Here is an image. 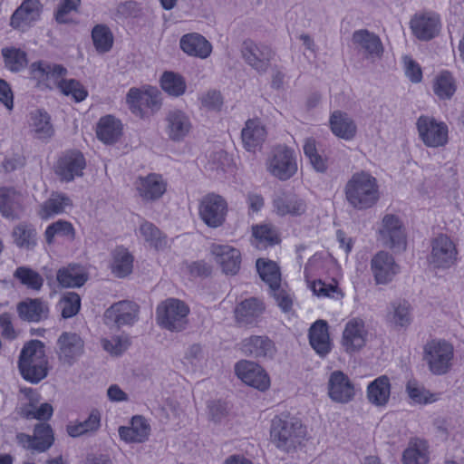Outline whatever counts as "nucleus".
<instances>
[{
    "label": "nucleus",
    "mask_w": 464,
    "mask_h": 464,
    "mask_svg": "<svg viewBox=\"0 0 464 464\" xmlns=\"http://www.w3.org/2000/svg\"><path fill=\"white\" fill-rule=\"evenodd\" d=\"M306 437V428L296 417L289 414L276 416L271 422V442L280 450L290 453L300 447Z\"/></svg>",
    "instance_id": "1"
},
{
    "label": "nucleus",
    "mask_w": 464,
    "mask_h": 464,
    "mask_svg": "<svg viewBox=\"0 0 464 464\" xmlns=\"http://www.w3.org/2000/svg\"><path fill=\"white\" fill-rule=\"evenodd\" d=\"M345 198L357 210L372 208L380 198L377 179L366 171L355 172L344 187Z\"/></svg>",
    "instance_id": "2"
},
{
    "label": "nucleus",
    "mask_w": 464,
    "mask_h": 464,
    "mask_svg": "<svg viewBox=\"0 0 464 464\" xmlns=\"http://www.w3.org/2000/svg\"><path fill=\"white\" fill-rule=\"evenodd\" d=\"M422 360L429 371L437 376L449 373L453 367V345L443 339H433L423 346Z\"/></svg>",
    "instance_id": "3"
},
{
    "label": "nucleus",
    "mask_w": 464,
    "mask_h": 464,
    "mask_svg": "<svg viewBox=\"0 0 464 464\" xmlns=\"http://www.w3.org/2000/svg\"><path fill=\"white\" fill-rule=\"evenodd\" d=\"M188 306L179 299L169 298L157 307V321L162 328L181 332L188 324Z\"/></svg>",
    "instance_id": "4"
},
{
    "label": "nucleus",
    "mask_w": 464,
    "mask_h": 464,
    "mask_svg": "<svg viewBox=\"0 0 464 464\" xmlns=\"http://www.w3.org/2000/svg\"><path fill=\"white\" fill-rule=\"evenodd\" d=\"M377 240L391 249H405L406 236L399 217L393 214L383 216L377 230Z\"/></svg>",
    "instance_id": "5"
},
{
    "label": "nucleus",
    "mask_w": 464,
    "mask_h": 464,
    "mask_svg": "<svg viewBox=\"0 0 464 464\" xmlns=\"http://www.w3.org/2000/svg\"><path fill=\"white\" fill-rule=\"evenodd\" d=\"M416 126L420 139L427 147L438 148L448 143L449 130L445 122L421 115L418 118Z\"/></svg>",
    "instance_id": "6"
},
{
    "label": "nucleus",
    "mask_w": 464,
    "mask_h": 464,
    "mask_svg": "<svg viewBox=\"0 0 464 464\" xmlns=\"http://www.w3.org/2000/svg\"><path fill=\"white\" fill-rule=\"evenodd\" d=\"M131 111L142 116L144 110L158 111L161 106V92L157 87L144 86L142 89L130 88L126 97Z\"/></svg>",
    "instance_id": "7"
},
{
    "label": "nucleus",
    "mask_w": 464,
    "mask_h": 464,
    "mask_svg": "<svg viewBox=\"0 0 464 464\" xmlns=\"http://www.w3.org/2000/svg\"><path fill=\"white\" fill-rule=\"evenodd\" d=\"M227 204L219 195L209 193L199 202L198 212L202 221L209 227H218L226 219Z\"/></svg>",
    "instance_id": "8"
},
{
    "label": "nucleus",
    "mask_w": 464,
    "mask_h": 464,
    "mask_svg": "<svg viewBox=\"0 0 464 464\" xmlns=\"http://www.w3.org/2000/svg\"><path fill=\"white\" fill-rule=\"evenodd\" d=\"M140 306L129 300L111 304L103 314V321L111 328L132 325L139 318Z\"/></svg>",
    "instance_id": "9"
},
{
    "label": "nucleus",
    "mask_w": 464,
    "mask_h": 464,
    "mask_svg": "<svg viewBox=\"0 0 464 464\" xmlns=\"http://www.w3.org/2000/svg\"><path fill=\"white\" fill-rule=\"evenodd\" d=\"M30 72L39 84L50 90L53 88L60 90L62 82H65L63 76L66 75L67 69L61 64L37 61L30 65Z\"/></svg>",
    "instance_id": "10"
},
{
    "label": "nucleus",
    "mask_w": 464,
    "mask_h": 464,
    "mask_svg": "<svg viewBox=\"0 0 464 464\" xmlns=\"http://www.w3.org/2000/svg\"><path fill=\"white\" fill-rule=\"evenodd\" d=\"M268 170L281 180L289 179L297 171V163L293 150L286 146H277L269 160Z\"/></svg>",
    "instance_id": "11"
},
{
    "label": "nucleus",
    "mask_w": 464,
    "mask_h": 464,
    "mask_svg": "<svg viewBox=\"0 0 464 464\" xmlns=\"http://www.w3.org/2000/svg\"><path fill=\"white\" fill-rule=\"evenodd\" d=\"M85 167L86 161L81 151L68 150L57 160L54 173L61 181L70 182L75 178L82 177Z\"/></svg>",
    "instance_id": "12"
},
{
    "label": "nucleus",
    "mask_w": 464,
    "mask_h": 464,
    "mask_svg": "<svg viewBox=\"0 0 464 464\" xmlns=\"http://www.w3.org/2000/svg\"><path fill=\"white\" fill-rule=\"evenodd\" d=\"M458 251L454 242L444 234L436 237L431 242L430 263L436 268L446 269L457 260Z\"/></svg>",
    "instance_id": "13"
},
{
    "label": "nucleus",
    "mask_w": 464,
    "mask_h": 464,
    "mask_svg": "<svg viewBox=\"0 0 464 464\" xmlns=\"http://www.w3.org/2000/svg\"><path fill=\"white\" fill-rule=\"evenodd\" d=\"M241 54L245 62L259 73H265L273 57L270 47L246 40L241 46Z\"/></svg>",
    "instance_id": "14"
},
{
    "label": "nucleus",
    "mask_w": 464,
    "mask_h": 464,
    "mask_svg": "<svg viewBox=\"0 0 464 464\" xmlns=\"http://www.w3.org/2000/svg\"><path fill=\"white\" fill-rule=\"evenodd\" d=\"M235 372L242 382L259 391H266L270 385L267 373L255 362L241 360L236 363Z\"/></svg>",
    "instance_id": "15"
},
{
    "label": "nucleus",
    "mask_w": 464,
    "mask_h": 464,
    "mask_svg": "<svg viewBox=\"0 0 464 464\" xmlns=\"http://www.w3.org/2000/svg\"><path fill=\"white\" fill-rule=\"evenodd\" d=\"M371 271L377 285H387L400 272L392 255L386 251L377 252L371 260Z\"/></svg>",
    "instance_id": "16"
},
{
    "label": "nucleus",
    "mask_w": 464,
    "mask_h": 464,
    "mask_svg": "<svg viewBox=\"0 0 464 464\" xmlns=\"http://www.w3.org/2000/svg\"><path fill=\"white\" fill-rule=\"evenodd\" d=\"M410 26L416 38L420 41H430L439 34L440 19L432 12L416 14L411 19Z\"/></svg>",
    "instance_id": "17"
},
{
    "label": "nucleus",
    "mask_w": 464,
    "mask_h": 464,
    "mask_svg": "<svg viewBox=\"0 0 464 464\" xmlns=\"http://www.w3.org/2000/svg\"><path fill=\"white\" fill-rule=\"evenodd\" d=\"M42 11L43 5L39 0H24L12 14L10 25L24 32L39 20Z\"/></svg>",
    "instance_id": "18"
},
{
    "label": "nucleus",
    "mask_w": 464,
    "mask_h": 464,
    "mask_svg": "<svg viewBox=\"0 0 464 464\" xmlns=\"http://www.w3.org/2000/svg\"><path fill=\"white\" fill-rule=\"evenodd\" d=\"M84 343L75 333L63 332L57 340L56 353L63 363L72 365L83 353Z\"/></svg>",
    "instance_id": "19"
},
{
    "label": "nucleus",
    "mask_w": 464,
    "mask_h": 464,
    "mask_svg": "<svg viewBox=\"0 0 464 464\" xmlns=\"http://www.w3.org/2000/svg\"><path fill=\"white\" fill-rule=\"evenodd\" d=\"M192 123L189 116L179 109L169 110L165 117V130L173 141L182 140L190 131Z\"/></svg>",
    "instance_id": "20"
},
{
    "label": "nucleus",
    "mask_w": 464,
    "mask_h": 464,
    "mask_svg": "<svg viewBox=\"0 0 464 464\" xmlns=\"http://www.w3.org/2000/svg\"><path fill=\"white\" fill-rule=\"evenodd\" d=\"M328 394L334 401L347 403L353 399L355 392L349 377L341 371H334L328 381Z\"/></svg>",
    "instance_id": "21"
},
{
    "label": "nucleus",
    "mask_w": 464,
    "mask_h": 464,
    "mask_svg": "<svg viewBox=\"0 0 464 464\" xmlns=\"http://www.w3.org/2000/svg\"><path fill=\"white\" fill-rule=\"evenodd\" d=\"M367 331L364 322L359 318L348 321L343 332L342 344L347 353H354L366 343Z\"/></svg>",
    "instance_id": "22"
},
{
    "label": "nucleus",
    "mask_w": 464,
    "mask_h": 464,
    "mask_svg": "<svg viewBox=\"0 0 464 464\" xmlns=\"http://www.w3.org/2000/svg\"><path fill=\"white\" fill-rule=\"evenodd\" d=\"M16 312L22 321L39 323L48 318L50 310L41 298H26L16 304Z\"/></svg>",
    "instance_id": "23"
},
{
    "label": "nucleus",
    "mask_w": 464,
    "mask_h": 464,
    "mask_svg": "<svg viewBox=\"0 0 464 464\" xmlns=\"http://www.w3.org/2000/svg\"><path fill=\"white\" fill-rule=\"evenodd\" d=\"M238 345L246 356L253 358H272L275 353L274 343L267 336L252 335L243 339Z\"/></svg>",
    "instance_id": "24"
},
{
    "label": "nucleus",
    "mask_w": 464,
    "mask_h": 464,
    "mask_svg": "<svg viewBox=\"0 0 464 464\" xmlns=\"http://www.w3.org/2000/svg\"><path fill=\"white\" fill-rule=\"evenodd\" d=\"M211 253L225 274L236 275L241 264V254L238 249L227 245L211 246Z\"/></svg>",
    "instance_id": "25"
},
{
    "label": "nucleus",
    "mask_w": 464,
    "mask_h": 464,
    "mask_svg": "<svg viewBox=\"0 0 464 464\" xmlns=\"http://www.w3.org/2000/svg\"><path fill=\"white\" fill-rule=\"evenodd\" d=\"M273 206L280 216H300L306 210V204L302 198L285 191H279L274 195Z\"/></svg>",
    "instance_id": "26"
},
{
    "label": "nucleus",
    "mask_w": 464,
    "mask_h": 464,
    "mask_svg": "<svg viewBox=\"0 0 464 464\" xmlns=\"http://www.w3.org/2000/svg\"><path fill=\"white\" fill-rule=\"evenodd\" d=\"M150 434V426L147 420L140 415L131 418L130 426L119 428L120 438L127 443H143Z\"/></svg>",
    "instance_id": "27"
},
{
    "label": "nucleus",
    "mask_w": 464,
    "mask_h": 464,
    "mask_svg": "<svg viewBox=\"0 0 464 464\" xmlns=\"http://www.w3.org/2000/svg\"><path fill=\"white\" fill-rule=\"evenodd\" d=\"M308 338L310 345L321 357H325L331 352L332 342L326 321H315L309 328Z\"/></svg>",
    "instance_id": "28"
},
{
    "label": "nucleus",
    "mask_w": 464,
    "mask_h": 464,
    "mask_svg": "<svg viewBox=\"0 0 464 464\" xmlns=\"http://www.w3.org/2000/svg\"><path fill=\"white\" fill-rule=\"evenodd\" d=\"M23 197L14 188H0V213L8 219H18L23 213Z\"/></svg>",
    "instance_id": "29"
},
{
    "label": "nucleus",
    "mask_w": 464,
    "mask_h": 464,
    "mask_svg": "<svg viewBox=\"0 0 464 464\" xmlns=\"http://www.w3.org/2000/svg\"><path fill=\"white\" fill-rule=\"evenodd\" d=\"M136 188L143 200L153 201L161 198L165 193L166 183L160 175L152 173L143 178L140 177L136 183Z\"/></svg>",
    "instance_id": "30"
},
{
    "label": "nucleus",
    "mask_w": 464,
    "mask_h": 464,
    "mask_svg": "<svg viewBox=\"0 0 464 464\" xmlns=\"http://www.w3.org/2000/svg\"><path fill=\"white\" fill-rule=\"evenodd\" d=\"M29 127L34 138L43 141L49 140L54 135L51 116L44 110L37 109L30 112Z\"/></svg>",
    "instance_id": "31"
},
{
    "label": "nucleus",
    "mask_w": 464,
    "mask_h": 464,
    "mask_svg": "<svg viewBox=\"0 0 464 464\" xmlns=\"http://www.w3.org/2000/svg\"><path fill=\"white\" fill-rule=\"evenodd\" d=\"M181 50L189 56L208 58L212 51L210 43L198 33L184 34L179 41Z\"/></svg>",
    "instance_id": "32"
},
{
    "label": "nucleus",
    "mask_w": 464,
    "mask_h": 464,
    "mask_svg": "<svg viewBox=\"0 0 464 464\" xmlns=\"http://www.w3.org/2000/svg\"><path fill=\"white\" fill-rule=\"evenodd\" d=\"M266 134L265 126L258 119L248 120L241 131L245 149L248 151H255L266 140Z\"/></svg>",
    "instance_id": "33"
},
{
    "label": "nucleus",
    "mask_w": 464,
    "mask_h": 464,
    "mask_svg": "<svg viewBox=\"0 0 464 464\" xmlns=\"http://www.w3.org/2000/svg\"><path fill=\"white\" fill-rule=\"evenodd\" d=\"M353 43L370 57H381L383 52L382 44L378 35L366 30H357L353 34Z\"/></svg>",
    "instance_id": "34"
},
{
    "label": "nucleus",
    "mask_w": 464,
    "mask_h": 464,
    "mask_svg": "<svg viewBox=\"0 0 464 464\" xmlns=\"http://www.w3.org/2000/svg\"><path fill=\"white\" fill-rule=\"evenodd\" d=\"M265 310L263 303L257 298L251 297L239 303L235 309V317L238 324H252Z\"/></svg>",
    "instance_id": "35"
},
{
    "label": "nucleus",
    "mask_w": 464,
    "mask_h": 464,
    "mask_svg": "<svg viewBox=\"0 0 464 464\" xmlns=\"http://www.w3.org/2000/svg\"><path fill=\"white\" fill-rule=\"evenodd\" d=\"M391 395V383L386 375H382L369 383L367 399L375 406H385Z\"/></svg>",
    "instance_id": "36"
},
{
    "label": "nucleus",
    "mask_w": 464,
    "mask_h": 464,
    "mask_svg": "<svg viewBox=\"0 0 464 464\" xmlns=\"http://www.w3.org/2000/svg\"><path fill=\"white\" fill-rule=\"evenodd\" d=\"M72 207V199L63 193H52L50 198L45 200L39 210V216L43 219L59 215L66 211L67 208Z\"/></svg>",
    "instance_id": "37"
},
{
    "label": "nucleus",
    "mask_w": 464,
    "mask_h": 464,
    "mask_svg": "<svg viewBox=\"0 0 464 464\" xmlns=\"http://www.w3.org/2000/svg\"><path fill=\"white\" fill-rule=\"evenodd\" d=\"M330 126L334 135L346 140H352L356 134L354 121L340 111H335L331 115Z\"/></svg>",
    "instance_id": "38"
},
{
    "label": "nucleus",
    "mask_w": 464,
    "mask_h": 464,
    "mask_svg": "<svg viewBox=\"0 0 464 464\" xmlns=\"http://www.w3.org/2000/svg\"><path fill=\"white\" fill-rule=\"evenodd\" d=\"M96 134L106 144H112L121 135V123L111 115L102 117L97 124Z\"/></svg>",
    "instance_id": "39"
},
{
    "label": "nucleus",
    "mask_w": 464,
    "mask_h": 464,
    "mask_svg": "<svg viewBox=\"0 0 464 464\" xmlns=\"http://www.w3.org/2000/svg\"><path fill=\"white\" fill-rule=\"evenodd\" d=\"M101 427V413L98 410H92L88 418L82 421H76L67 425V432L72 438L95 433Z\"/></svg>",
    "instance_id": "40"
},
{
    "label": "nucleus",
    "mask_w": 464,
    "mask_h": 464,
    "mask_svg": "<svg viewBox=\"0 0 464 464\" xmlns=\"http://www.w3.org/2000/svg\"><path fill=\"white\" fill-rule=\"evenodd\" d=\"M12 237L14 243L23 249L32 250L37 244L36 228L26 222L16 225L13 229Z\"/></svg>",
    "instance_id": "41"
},
{
    "label": "nucleus",
    "mask_w": 464,
    "mask_h": 464,
    "mask_svg": "<svg viewBox=\"0 0 464 464\" xmlns=\"http://www.w3.org/2000/svg\"><path fill=\"white\" fill-rule=\"evenodd\" d=\"M44 343L39 340H31L24 343L18 359V365L48 362Z\"/></svg>",
    "instance_id": "42"
},
{
    "label": "nucleus",
    "mask_w": 464,
    "mask_h": 464,
    "mask_svg": "<svg viewBox=\"0 0 464 464\" xmlns=\"http://www.w3.org/2000/svg\"><path fill=\"white\" fill-rule=\"evenodd\" d=\"M160 82L162 90L173 97H179L183 95L187 89V83L184 77L174 72H164Z\"/></svg>",
    "instance_id": "43"
},
{
    "label": "nucleus",
    "mask_w": 464,
    "mask_h": 464,
    "mask_svg": "<svg viewBox=\"0 0 464 464\" xmlns=\"http://www.w3.org/2000/svg\"><path fill=\"white\" fill-rule=\"evenodd\" d=\"M402 460L404 464H427L429 457L426 442L419 439L411 440L403 451Z\"/></svg>",
    "instance_id": "44"
},
{
    "label": "nucleus",
    "mask_w": 464,
    "mask_h": 464,
    "mask_svg": "<svg viewBox=\"0 0 464 464\" xmlns=\"http://www.w3.org/2000/svg\"><path fill=\"white\" fill-rule=\"evenodd\" d=\"M256 266L261 279L268 285L269 289L280 285L281 274L276 262L258 258Z\"/></svg>",
    "instance_id": "45"
},
{
    "label": "nucleus",
    "mask_w": 464,
    "mask_h": 464,
    "mask_svg": "<svg viewBox=\"0 0 464 464\" xmlns=\"http://www.w3.org/2000/svg\"><path fill=\"white\" fill-rule=\"evenodd\" d=\"M133 267V256L123 246H119L113 251L112 273L118 277H125L130 275Z\"/></svg>",
    "instance_id": "46"
},
{
    "label": "nucleus",
    "mask_w": 464,
    "mask_h": 464,
    "mask_svg": "<svg viewBox=\"0 0 464 464\" xmlns=\"http://www.w3.org/2000/svg\"><path fill=\"white\" fill-rule=\"evenodd\" d=\"M13 276L21 285L33 291H40L44 285L43 276L29 266H18Z\"/></svg>",
    "instance_id": "47"
},
{
    "label": "nucleus",
    "mask_w": 464,
    "mask_h": 464,
    "mask_svg": "<svg viewBox=\"0 0 464 464\" xmlns=\"http://www.w3.org/2000/svg\"><path fill=\"white\" fill-rule=\"evenodd\" d=\"M56 278L62 287H81L87 281V276L79 267L71 266L60 268Z\"/></svg>",
    "instance_id": "48"
},
{
    "label": "nucleus",
    "mask_w": 464,
    "mask_h": 464,
    "mask_svg": "<svg viewBox=\"0 0 464 464\" xmlns=\"http://www.w3.org/2000/svg\"><path fill=\"white\" fill-rule=\"evenodd\" d=\"M5 66L12 72H18L27 65V54L19 48L5 47L2 49Z\"/></svg>",
    "instance_id": "49"
},
{
    "label": "nucleus",
    "mask_w": 464,
    "mask_h": 464,
    "mask_svg": "<svg viewBox=\"0 0 464 464\" xmlns=\"http://www.w3.org/2000/svg\"><path fill=\"white\" fill-rule=\"evenodd\" d=\"M456 89L455 79L452 74L447 71L442 72L437 76L433 85L434 93L442 100L450 99L454 95Z\"/></svg>",
    "instance_id": "50"
},
{
    "label": "nucleus",
    "mask_w": 464,
    "mask_h": 464,
    "mask_svg": "<svg viewBox=\"0 0 464 464\" xmlns=\"http://www.w3.org/2000/svg\"><path fill=\"white\" fill-rule=\"evenodd\" d=\"M92 39L98 53L109 52L113 44V35L105 24H97L92 30Z\"/></svg>",
    "instance_id": "51"
},
{
    "label": "nucleus",
    "mask_w": 464,
    "mask_h": 464,
    "mask_svg": "<svg viewBox=\"0 0 464 464\" xmlns=\"http://www.w3.org/2000/svg\"><path fill=\"white\" fill-rule=\"evenodd\" d=\"M139 231L144 240L155 249H163L167 246L166 237L154 224L144 221L140 224Z\"/></svg>",
    "instance_id": "52"
},
{
    "label": "nucleus",
    "mask_w": 464,
    "mask_h": 464,
    "mask_svg": "<svg viewBox=\"0 0 464 464\" xmlns=\"http://www.w3.org/2000/svg\"><path fill=\"white\" fill-rule=\"evenodd\" d=\"M304 153L308 158L313 169L319 173L326 172L328 169L327 159L324 158L316 149L314 139L309 138L304 140L303 146Z\"/></svg>",
    "instance_id": "53"
},
{
    "label": "nucleus",
    "mask_w": 464,
    "mask_h": 464,
    "mask_svg": "<svg viewBox=\"0 0 464 464\" xmlns=\"http://www.w3.org/2000/svg\"><path fill=\"white\" fill-rule=\"evenodd\" d=\"M22 377L31 382L38 383L48 374V362L38 363H25L18 365Z\"/></svg>",
    "instance_id": "54"
},
{
    "label": "nucleus",
    "mask_w": 464,
    "mask_h": 464,
    "mask_svg": "<svg viewBox=\"0 0 464 464\" xmlns=\"http://www.w3.org/2000/svg\"><path fill=\"white\" fill-rule=\"evenodd\" d=\"M55 236L63 237L72 241L75 237V230L71 222L60 219L49 225L44 232L46 242L51 245Z\"/></svg>",
    "instance_id": "55"
},
{
    "label": "nucleus",
    "mask_w": 464,
    "mask_h": 464,
    "mask_svg": "<svg viewBox=\"0 0 464 464\" xmlns=\"http://www.w3.org/2000/svg\"><path fill=\"white\" fill-rule=\"evenodd\" d=\"M33 436L36 442L35 450L38 452H45L52 447L54 440L52 428L46 423L36 424Z\"/></svg>",
    "instance_id": "56"
},
{
    "label": "nucleus",
    "mask_w": 464,
    "mask_h": 464,
    "mask_svg": "<svg viewBox=\"0 0 464 464\" xmlns=\"http://www.w3.org/2000/svg\"><path fill=\"white\" fill-rule=\"evenodd\" d=\"M208 420L214 425H222L228 420L229 408L227 403L220 400L208 402Z\"/></svg>",
    "instance_id": "57"
},
{
    "label": "nucleus",
    "mask_w": 464,
    "mask_h": 464,
    "mask_svg": "<svg viewBox=\"0 0 464 464\" xmlns=\"http://www.w3.org/2000/svg\"><path fill=\"white\" fill-rule=\"evenodd\" d=\"M253 236L264 246H274L280 242L276 229L270 225L253 227Z\"/></svg>",
    "instance_id": "58"
},
{
    "label": "nucleus",
    "mask_w": 464,
    "mask_h": 464,
    "mask_svg": "<svg viewBox=\"0 0 464 464\" xmlns=\"http://www.w3.org/2000/svg\"><path fill=\"white\" fill-rule=\"evenodd\" d=\"M81 0H61L54 14L55 21L58 24H73L71 16L72 11H76Z\"/></svg>",
    "instance_id": "59"
},
{
    "label": "nucleus",
    "mask_w": 464,
    "mask_h": 464,
    "mask_svg": "<svg viewBox=\"0 0 464 464\" xmlns=\"http://www.w3.org/2000/svg\"><path fill=\"white\" fill-rule=\"evenodd\" d=\"M63 318H71L80 310L81 298L76 293H68L59 302Z\"/></svg>",
    "instance_id": "60"
},
{
    "label": "nucleus",
    "mask_w": 464,
    "mask_h": 464,
    "mask_svg": "<svg viewBox=\"0 0 464 464\" xmlns=\"http://www.w3.org/2000/svg\"><path fill=\"white\" fill-rule=\"evenodd\" d=\"M406 391L409 397L416 403L426 404L435 401L434 395L423 386L419 385L415 380L408 382Z\"/></svg>",
    "instance_id": "61"
},
{
    "label": "nucleus",
    "mask_w": 464,
    "mask_h": 464,
    "mask_svg": "<svg viewBox=\"0 0 464 464\" xmlns=\"http://www.w3.org/2000/svg\"><path fill=\"white\" fill-rule=\"evenodd\" d=\"M60 91L66 96L72 95L75 102H80L87 97V91L76 80L70 79L62 82Z\"/></svg>",
    "instance_id": "62"
},
{
    "label": "nucleus",
    "mask_w": 464,
    "mask_h": 464,
    "mask_svg": "<svg viewBox=\"0 0 464 464\" xmlns=\"http://www.w3.org/2000/svg\"><path fill=\"white\" fill-rule=\"evenodd\" d=\"M53 411L52 405L46 402L41 404L37 409L33 404H29L22 410V416L28 420H45L51 418Z\"/></svg>",
    "instance_id": "63"
},
{
    "label": "nucleus",
    "mask_w": 464,
    "mask_h": 464,
    "mask_svg": "<svg viewBox=\"0 0 464 464\" xmlns=\"http://www.w3.org/2000/svg\"><path fill=\"white\" fill-rule=\"evenodd\" d=\"M270 292L283 312L286 313L291 310L293 305L291 295L281 285L270 288Z\"/></svg>",
    "instance_id": "64"
}]
</instances>
